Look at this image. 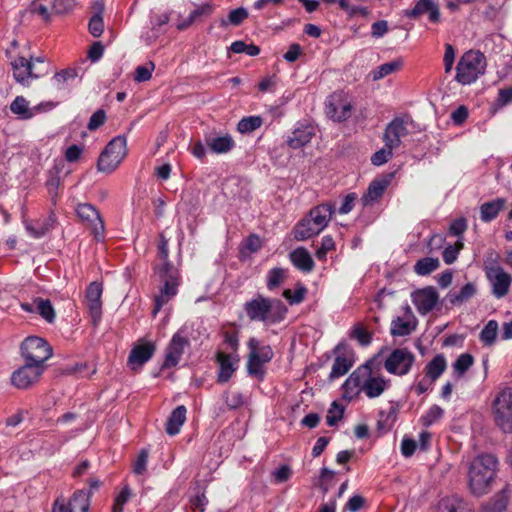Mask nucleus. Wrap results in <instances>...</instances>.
I'll list each match as a JSON object with an SVG mask.
<instances>
[{
	"label": "nucleus",
	"instance_id": "obj_13",
	"mask_svg": "<svg viewBox=\"0 0 512 512\" xmlns=\"http://www.w3.org/2000/svg\"><path fill=\"white\" fill-rule=\"evenodd\" d=\"M410 122L408 116L395 117L385 128L383 141L390 148H398L401 145L402 138L407 136V125Z\"/></svg>",
	"mask_w": 512,
	"mask_h": 512
},
{
	"label": "nucleus",
	"instance_id": "obj_35",
	"mask_svg": "<svg viewBox=\"0 0 512 512\" xmlns=\"http://www.w3.org/2000/svg\"><path fill=\"white\" fill-rule=\"evenodd\" d=\"M186 413V407L183 405L177 406L171 412L166 423L167 434L174 436L180 432V429L186 420Z\"/></svg>",
	"mask_w": 512,
	"mask_h": 512
},
{
	"label": "nucleus",
	"instance_id": "obj_50",
	"mask_svg": "<svg viewBox=\"0 0 512 512\" xmlns=\"http://www.w3.org/2000/svg\"><path fill=\"white\" fill-rule=\"evenodd\" d=\"M349 336L359 342L361 346H368L372 341V335L360 323L355 324L349 333Z\"/></svg>",
	"mask_w": 512,
	"mask_h": 512
},
{
	"label": "nucleus",
	"instance_id": "obj_33",
	"mask_svg": "<svg viewBox=\"0 0 512 512\" xmlns=\"http://www.w3.org/2000/svg\"><path fill=\"white\" fill-rule=\"evenodd\" d=\"M506 200L504 198H496L492 201L483 203L480 206V219L482 222L489 223L493 221L501 210L504 209Z\"/></svg>",
	"mask_w": 512,
	"mask_h": 512
},
{
	"label": "nucleus",
	"instance_id": "obj_5",
	"mask_svg": "<svg viewBox=\"0 0 512 512\" xmlns=\"http://www.w3.org/2000/svg\"><path fill=\"white\" fill-rule=\"evenodd\" d=\"M127 155V139L125 136L114 137L99 156L97 168L100 172H113Z\"/></svg>",
	"mask_w": 512,
	"mask_h": 512
},
{
	"label": "nucleus",
	"instance_id": "obj_61",
	"mask_svg": "<svg viewBox=\"0 0 512 512\" xmlns=\"http://www.w3.org/2000/svg\"><path fill=\"white\" fill-rule=\"evenodd\" d=\"M106 113L103 109H98L96 112H94L87 124V128L90 131L97 130L100 126H102L106 121Z\"/></svg>",
	"mask_w": 512,
	"mask_h": 512
},
{
	"label": "nucleus",
	"instance_id": "obj_36",
	"mask_svg": "<svg viewBox=\"0 0 512 512\" xmlns=\"http://www.w3.org/2000/svg\"><path fill=\"white\" fill-rule=\"evenodd\" d=\"M293 234L294 239L297 241H305L309 238L319 235L320 232L313 226L310 217L306 215L295 225Z\"/></svg>",
	"mask_w": 512,
	"mask_h": 512
},
{
	"label": "nucleus",
	"instance_id": "obj_18",
	"mask_svg": "<svg viewBox=\"0 0 512 512\" xmlns=\"http://www.w3.org/2000/svg\"><path fill=\"white\" fill-rule=\"evenodd\" d=\"M52 107L50 103H40L30 107L29 102L23 96H17L10 104L11 112L21 120H29L39 113L52 109Z\"/></svg>",
	"mask_w": 512,
	"mask_h": 512
},
{
	"label": "nucleus",
	"instance_id": "obj_32",
	"mask_svg": "<svg viewBox=\"0 0 512 512\" xmlns=\"http://www.w3.org/2000/svg\"><path fill=\"white\" fill-rule=\"evenodd\" d=\"M437 512H473V510L465 500L452 495L439 501Z\"/></svg>",
	"mask_w": 512,
	"mask_h": 512
},
{
	"label": "nucleus",
	"instance_id": "obj_1",
	"mask_svg": "<svg viewBox=\"0 0 512 512\" xmlns=\"http://www.w3.org/2000/svg\"><path fill=\"white\" fill-rule=\"evenodd\" d=\"M243 309L252 322H261L265 326L277 325L283 322L287 316L288 308L278 298L265 297L257 294L251 300L246 301Z\"/></svg>",
	"mask_w": 512,
	"mask_h": 512
},
{
	"label": "nucleus",
	"instance_id": "obj_15",
	"mask_svg": "<svg viewBox=\"0 0 512 512\" xmlns=\"http://www.w3.org/2000/svg\"><path fill=\"white\" fill-rule=\"evenodd\" d=\"M367 372L368 364H365L358 367L348 376L342 385V396L345 400L351 401L364 391V380Z\"/></svg>",
	"mask_w": 512,
	"mask_h": 512
},
{
	"label": "nucleus",
	"instance_id": "obj_25",
	"mask_svg": "<svg viewBox=\"0 0 512 512\" xmlns=\"http://www.w3.org/2000/svg\"><path fill=\"white\" fill-rule=\"evenodd\" d=\"M390 387V380L381 375H373L370 366L368 365L367 376L364 380L363 393L369 398H377L381 396Z\"/></svg>",
	"mask_w": 512,
	"mask_h": 512
},
{
	"label": "nucleus",
	"instance_id": "obj_24",
	"mask_svg": "<svg viewBox=\"0 0 512 512\" xmlns=\"http://www.w3.org/2000/svg\"><path fill=\"white\" fill-rule=\"evenodd\" d=\"M13 77L16 82L22 85H28L31 79H37L40 76V72L34 71V64L32 60H28L25 57H17L12 62Z\"/></svg>",
	"mask_w": 512,
	"mask_h": 512
},
{
	"label": "nucleus",
	"instance_id": "obj_6",
	"mask_svg": "<svg viewBox=\"0 0 512 512\" xmlns=\"http://www.w3.org/2000/svg\"><path fill=\"white\" fill-rule=\"evenodd\" d=\"M20 354L25 362L45 365L53 355V348L42 337L28 336L20 345Z\"/></svg>",
	"mask_w": 512,
	"mask_h": 512
},
{
	"label": "nucleus",
	"instance_id": "obj_11",
	"mask_svg": "<svg viewBox=\"0 0 512 512\" xmlns=\"http://www.w3.org/2000/svg\"><path fill=\"white\" fill-rule=\"evenodd\" d=\"M326 114L334 121L342 122L352 114V103L343 92H334L326 101Z\"/></svg>",
	"mask_w": 512,
	"mask_h": 512
},
{
	"label": "nucleus",
	"instance_id": "obj_40",
	"mask_svg": "<svg viewBox=\"0 0 512 512\" xmlns=\"http://www.w3.org/2000/svg\"><path fill=\"white\" fill-rule=\"evenodd\" d=\"M352 367V362L344 355H337L332 364L329 379L333 380L345 375Z\"/></svg>",
	"mask_w": 512,
	"mask_h": 512
},
{
	"label": "nucleus",
	"instance_id": "obj_4",
	"mask_svg": "<svg viewBox=\"0 0 512 512\" xmlns=\"http://www.w3.org/2000/svg\"><path fill=\"white\" fill-rule=\"evenodd\" d=\"M159 276L163 285L154 299L152 315L155 317L162 307L171 301L178 293L180 285V276L178 270L170 263L166 262L159 269Z\"/></svg>",
	"mask_w": 512,
	"mask_h": 512
},
{
	"label": "nucleus",
	"instance_id": "obj_7",
	"mask_svg": "<svg viewBox=\"0 0 512 512\" xmlns=\"http://www.w3.org/2000/svg\"><path fill=\"white\" fill-rule=\"evenodd\" d=\"M498 256L494 259L485 261L484 271L487 280L491 285L492 294L500 299L507 295L512 284V276L507 273L497 261Z\"/></svg>",
	"mask_w": 512,
	"mask_h": 512
},
{
	"label": "nucleus",
	"instance_id": "obj_20",
	"mask_svg": "<svg viewBox=\"0 0 512 512\" xmlns=\"http://www.w3.org/2000/svg\"><path fill=\"white\" fill-rule=\"evenodd\" d=\"M216 361L219 364L217 380L219 383H226L238 369L240 357L238 353L218 351L216 353Z\"/></svg>",
	"mask_w": 512,
	"mask_h": 512
},
{
	"label": "nucleus",
	"instance_id": "obj_58",
	"mask_svg": "<svg viewBox=\"0 0 512 512\" xmlns=\"http://www.w3.org/2000/svg\"><path fill=\"white\" fill-rule=\"evenodd\" d=\"M131 496V490L125 486L115 497L112 512H123L125 504Z\"/></svg>",
	"mask_w": 512,
	"mask_h": 512
},
{
	"label": "nucleus",
	"instance_id": "obj_26",
	"mask_svg": "<svg viewBox=\"0 0 512 512\" xmlns=\"http://www.w3.org/2000/svg\"><path fill=\"white\" fill-rule=\"evenodd\" d=\"M335 207L331 203H323L313 207L307 214L313 223V226L321 233L329 224Z\"/></svg>",
	"mask_w": 512,
	"mask_h": 512
},
{
	"label": "nucleus",
	"instance_id": "obj_44",
	"mask_svg": "<svg viewBox=\"0 0 512 512\" xmlns=\"http://www.w3.org/2000/svg\"><path fill=\"white\" fill-rule=\"evenodd\" d=\"M34 304L36 311L43 319H45L48 323L54 322L56 315L50 300L37 298L35 299Z\"/></svg>",
	"mask_w": 512,
	"mask_h": 512
},
{
	"label": "nucleus",
	"instance_id": "obj_10",
	"mask_svg": "<svg viewBox=\"0 0 512 512\" xmlns=\"http://www.w3.org/2000/svg\"><path fill=\"white\" fill-rule=\"evenodd\" d=\"M45 368L46 365H36L25 362L24 365L12 373L11 383L17 389H28L39 381L45 371Z\"/></svg>",
	"mask_w": 512,
	"mask_h": 512
},
{
	"label": "nucleus",
	"instance_id": "obj_53",
	"mask_svg": "<svg viewBox=\"0 0 512 512\" xmlns=\"http://www.w3.org/2000/svg\"><path fill=\"white\" fill-rule=\"evenodd\" d=\"M223 399L227 407L231 410L238 409L245 403V398L239 391H226L223 394Z\"/></svg>",
	"mask_w": 512,
	"mask_h": 512
},
{
	"label": "nucleus",
	"instance_id": "obj_62",
	"mask_svg": "<svg viewBox=\"0 0 512 512\" xmlns=\"http://www.w3.org/2000/svg\"><path fill=\"white\" fill-rule=\"evenodd\" d=\"M462 246L463 244L461 242L458 245L447 246L442 253L443 261L449 265L454 263L457 260L459 251Z\"/></svg>",
	"mask_w": 512,
	"mask_h": 512
},
{
	"label": "nucleus",
	"instance_id": "obj_57",
	"mask_svg": "<svg viewBox=\"0 0 512 512\" xmlns=\"http://www.w3.org/2000/svg\"><path fill=\"white\" fill-rule=\"evenodd\" d=\"M343 414L344 408L334 401L326 416L327 425L335 426L342 419Z\"/></svg>",
	"mask_w": 512,
	"mask_h": 512
},
{
	"label": "nucleus",
	"instance_id": "obj_63",
	"mask_svg": "<svg viewBox=\"0 0 512 512\" xmlns=\"http://www.w3.org/2000/svg\"><path fill=\"white\" fill-rule=\"evenodd\" d=\"M434 382V380L424 375L421 379L413 384L412 389H414L417 395H421L431 390Z\"/></svg>",
	"mask_w": 512,
	"mask_h": 512
},
{
	"label": "nucleus",
	"instance_id": "obj_14",
	"mask_svg": "<svg viewBox=\"0 0 512 512\" xmlns=\"http://www.w3.org/2000/svg\"><path fill=\"white\" fill-rule=\"evenodd\" d=\"M102 293L103 284L101 282H91L86 289V304L94 326L99 324L102 317Z\"/></svg>",
	"mask_w": 512,
	"mask_h": 512
},
{
	"label": "nucleus",
	"instance_id": "obj_41",
	"mask_svg": "<svg viewBox=\"0 0 512 512\" xmlns=\"http://www.w3.org/2000/svg\"><path fill=\"white\" fill-rule=\"evenodd\" d=\"M508 500L507 488H504L483 507V512H503L507 507Z\"/></svg>",
	"mask_w": 512,
	"mask_h": 512
},
{
	"label": "nucleus",
	"instance_id": "obj_43",
	"mask_svg": "<svg viewBox=\"0 0 512 512\" xmlns=\"http://www.w3.org/2000/svg\"><path fill=\"white\" fill-rule=\"evenodd\" d=\"M263 124L261 116L253 115L243 117L237 124V130L241 134H248L260 128Z\"/></svg>",
	"mask_w": 512,
	"mask_h": 512
},
{
	"label": "nucleus",
	"instance_id": "obj_22",
	"mask_svg": "<svg viewBox=\"0 0 512 512\" xmlns=\"http://www.w3.org/2000/svg\"><path fill=\"white\" fill-rule=\"evenodd\" d=\"M314 135L315 127L312 124L306 121L298 122L286 143L292 149H299L310 143Z\"/></svg>",
	"mask_w": 512,
	"mask_h": 512
},
{
	"label": "nucleus",
	"instance_id": "obj_45",
	"mask_svg": "<svg viewBox=\"0 0 512 512\" xmlns=\"http://www.w3.org/2000/svg\"><path fill=\"white\" fill-rule=\"evenodd\" d=\"M474 358L469 353H463L458 356L455 362L452 364L453 372L457 378L462 377L469 368L473 365Z\"/></svg>",
	"mask_w": 512,
	"mask_h": 512
},
{
	"label": "nucleus",
	"instance_id": "obj_16",
	"mask_svg": "<svg viewBox=\"0 0 512 512\" xmlns=\"http://www.w3.org/2000/svg\"><path fill=\"white\" fill-rule=\"evenodd\" d=\"M76 212L81 220L89 224L96 240H102L104 238V222L98 210L91 204L83 203L77 206Z\"/></svg>",
	"mask_w": 512,
	"mask_h": 512
},
{
	"label": "nucleus",
	"instance_id": "obj_59",
	"mask_svg": "<svg viewBox=\"0 0 512 512\" xmlns=\"http://www.w3.org/2000/svg\"><path fill=\"white\" fill-rule=\"evenodd\" d=\"M89 32L94 37H100L104 31V21L101 13L93 15L89 21Z\"/></svg>",
	"mask_w": 512,
	"mask_h": 512
},
{
	"label": "nucleus",
	"instance_id": "obj_51",
	"mask_svg": "<svg viewBox=\"0 0 512 512\" xmlns=\"http://www.w3.org/2000/svg\"><path fill=\"white\" fill-rule=\"evenodd\" d=\"M476 293L475 284L466 283L457 293L451 295V302L453 304L463 303L472 298Z\"/></svg>",
	"mask_w": 512,
	"mask_h": 512
},
{
	"label": "nucleus",
	"instance_id": "obj_47",
	"mask_svg": "<svg viewBox=\"0 0 512 512\" xmlns=\"http://www.w3.org/2000/svg\"><path fill=\"white\" fill-rule=\"evenodd\" d=\"M306 293V287L302 284H297L294 290L285 289L283 291V297L290 305H296L304 301Z\"/></svg>",
	"mask_w": 512,
	"mask_h": 512
},
{
	"label": "nucleus",
	"instance_id": "obj_30",
	"mask_svg": "<svg viewBox=\"0 0 512 512\" xmlns=\"http://www.w3.org/2000/svg\"><path fill=\"white\" fill-rule=\"evenodd\" d=\"M77 79V69L66 68L53 76L52 85L59 91H68L77 82Z\"/></svg>",
	"mask_w": 512,
	"mask_h": 512
},
{
	"label": "nucleus",
	"instance_id": "obj_34",
	"mask_svg": "<svg viewBox=\"0 0 512 512\" xmlns=\"http://www.w3.org/2000/svg\"><path fill=\"white\" fill-rule=\"evenodd\" d=\"M447 369V360L444 354L435 355L424 367V375L436 381Z\"/></svg>",
	"mask_w": 512,
	"mask_h": 512
},
{
	"label": "nucleus",
	"instance_id": "obj_56",
	"mask_svg": "<svg viewBox=\"0 0 512 512\" xmlns=\"http://www.w3.org/2000/svg\"><path fill=\"white\" fill-rule=\"evenodd\" d=\"M335 249V242L333 238L329 235H326L321 240V245L315 252V256L318 260L324 261L326 260L327 253Z\"/></svg>",
	"mask_w": 512,
	"mask_h": 512
},
{
	"label": "nucleus",
	"instance_id": "obj_55",
	"mask_svg": "<svg viewBox=\"0 0 512 512\" xmlns=\"http://www.w3.org/2000/svg\"><path fill=\"white\" fill-rule=\"evenodd\" d=\"M394 149L395 148H390L385 144L383 148L376 151L371 156V163L375 166H381L387 163L392 158Z\"/></svg>",
	"mask_w": 512,
	"mask_h": 512
},
{
	"label": "nucleus",
	"instance_id": "obj_42",
	"mask_svg": "<svg viewBox=\"0 0 512 512\" xmlns=\"http://www.w3.org/2000/svg\"><path fill=\"white\" fill-rule=\"evenodd\" d=\"M440 266L437 258L424 257L419 259L414 265V271L420 276H425L435 271Z\"/></svg>",
	"mask_w": 512,
	"mask_h": 512
},
{
	"label": "nucleus",
	"instance_id": "obj_64",
	"mask_svg": "<svg viewBox=\"0 0 512 512\" xmlns=\"http://www.w3.org/2000/svg\"><path fill=\"white\" fill-rule=\"evenodd\" d=\"M148 462V452L143 449L138 454L134 465H133V472L137 475L143 474V472L146 470Z\"/></svg>",
	"mask_w": 512,
	"mask_h": 512
},
{
	"label": "nucleus",
	"instance_id": "obj_27",
	"mask_svg": "<svg viewBox=\"0 0 512 512\" xmlns=\"http://www.w3.org/2000/svg\"><path fill=\"white\" fill-rule=\"evenodd\" d=\"M155 351L152 343H145L135 346L128 356V366L132 370L141 368L147 361H149Z\"/></svg>",
	"mask_w": 512,
	"mask_h": 512
},
{
	"label": "nucleus",
	"instance_id": "obj_49",
	"mask_svg": "<svg viewBox=\"0 0 512 512\" xmlns=\"http://www.w3.org/2000/svg\"><path fill=\"white\" fill-rule=\"evenodd\" d=\"M444 415V410L439 405H432L427 412L421 416L420 421L423 426L430 427L438 422Z\"/></svg>",
	"mask_w": 512,
	"mask_h": 512
},
{
	"label": "nucleus",
	"instance_id": "obj_48",
	"mask_svg": "<svg viewBox=\"0 0 512 512\" xmlns=\"http://www.w3.org/2000/svg\"><path fill=\"white\" fill-rule=\"evenodd\" d=\"M380 419L377 422V428L379 431H388L394 425L397 419V409L391 407L387 412L381 411Z\"/></svg>",
	"mask_w": 512,
	"mask_h": 512
},
{
	"label": "nucleus",
	"instance_id": "obj_38",
	"mask_svg": "<svg viewBox=\"0 0 512 512\" xmlns=\"http://www.w3.org/2000/svg\"><path fill=\"white\" fill-rule=\"evenodd\" d=\"M288 276V270L281 267L270 269L266 275V287L269 291H275L285 281Z\"/></svg>",
	"mask_w": 512,
	"mask_h": 512
},
{
	"label": "nucleus",
	"instance_id": "obj_12",
	"mask_svg": "<svg viewBox=\"0 0 512 512\" xmlns=\"http://www.w3.org/2000/svg\"><path fill=\"white\" fill-rule=\"evenodd\" d=\"M92 492L86 489L77 490L73 493L68 502L64 499H57L54 504L53 512H89L90 499Z\"/></svg>",
	"mask_w": 512,
	"mask_h": 512
},
{
	"label": "nucleus",
	"instance_id": "obj_54",
	"mask_svg": "<svg viewBox=\"0 0 512 512\" xmlns=\"http://www.w3.org/2000/svg\"><path fill=\"white\" fill-rule=\"evenodd\" d=\"M248 17V11L239 7L229 12L227 20H222V25L232 24L234 26L240 25Z\"/></svg>",
	"mask_w": 512,
	"mask_h": 512
},
{
	"label": "nucleus",
	"instance_id": "obj_60",
	"mask_svg": "<svg viewBox=\"0 0 512 512\" xmlns=\"http://www.w3.org/2000/svg\"><path fill=\"white\" fill-rule=\"evenodd\" d=\"M265 363L258 360L256 356H248L247 371L250 375L262 378L264 375L263 365Z\"/></svg>",
	"mask_w": 512,
	"mask_h": 512
},
{
	"label": "nucleus",
	"instance_id": "obj_21",
	"mask_svg": "<svg viewBox=\"0 0 512 512\" xmlns=\"http://www.w3.org/2000/svg\"><path fill=\"white\" fill-rule=\"evenodd\" d=\"M423 15H427L432 23L440 20L439 7L434 0H419L412 9L403 11V16L409 19H419Z\"/></svg>",
	"mask_w": 512,
	"mask_h": 512
},
{
	"label": "nucleus",
	"instance_id": "obj_52",
	"mask_svg": "<svg viewBox=\"0 0 512 512\" xmlns=\"http://www.w3.org/2000/svg\"><path fill=\"white\" fill-rule=\"evenodd\" d=\"M230 50L236 54L245 53L249 56H257L260 53V48L257 45L246 44L244 41L241 40L234 41L230 45Z\"/></svg>",
	"mask_w": 512,
	"mask_h": 512
},
{
	"label": "nucleus",
	"instance_id": "obj_37",
	"mask_svg": "<svg viewBox=\"0 0 512 512\" xmlns=\"http://www.w3.org/2000/svg\"><path fill=\"white\" fill-rule=\"evenodd\" d=\"M249 355L256 356L258 360L268 363L273 358V350L269 345H261L260 341L254 337L250 338L248 343Z\"/></svg>",
	"mask_w": 512,
	"mask_h": 512
},
{
	"label": "nucleus",
	"instance_id": "obj_2",
	"mask_svg": "<svg viewBox=\"0 0 512 512\" xmlns=\"http://www.w3.org/2000/svg\"><path fill=\"white\" fill-rule=\"evenodd\" d=\"M497 459L491 454L478 455L468 470V485L471 493L477 497L487 494L495 478Z\"/></svg>",
	"mask_w": 512,
	"mask_h": 512
},
{
	"label": "nucleus",
	"instance_id": "obj_29",
	"mask_svg": "<svg viewBox=\"0 0 512 512\" xmlns=\"http://www.w3.org/2000/svg\"><path fill=\"white\" fill-rule=\"evenodd\" d=\"M405 317H397L391 323L393 336H407L415 329V318L409 307L406 308Z\"/></svg>",
	"mask_w": 512,
	"mask_h": 512
},
{
	"label": "nucleus",
	"instance_id": "obj_28",
	"mask_svg": "<svg viewBox=\"0 0 512 512\" xmlns=\"http://www.w3.org/2000/svg\"><path fill=\"white\" fill-rule=\"evenodd\" d=\"M390 184L388 178L376 179L370 183L366 193L361 197V203L364 207L372 205L378 201L384 194Z\"/></svg>",
	"mask_w": 512,
	"mask_h": 512
},
{
	"label": "nucleus",
	"instance_id": "obj_39",
	"mask_svg": "<svg viewBox=\"0 0 512 512\" xmlns=\"http://www.w3.org/2000/svg\"><path fill=\"white\" fill-rule=\"evenodd\" d=\"M403 65V61L400 58L394 59L390 62L384 63L378 66L376 69L371 71L372 79L378 81L396 71H398Z\"/></svg>",
	"mask_w": 512,
	"mask_h": 512
},
{
	"label": "nucleus",
	"instance_id": "obj_9",
	"mask_svg": "<svg viewBox=\"0 0 512 512\" xmlns=\"http://www.w3.org/2000/svg\"><path fill=\"white\" fill-rule=\"evenodd\" d=\"M415 362V355L407 348H396L384 361L385 370L396 376L407 375Z\"/></svg>",
	"mask_w": 512,
	"mask_h": 512
},
{
	"label": "nucleus",
	"instance_id": "obj_3",
	"mask_svg": "<svg viewBox=\"0 0 512 512\" xmlns=\"http://www.w3.org/2000/svg\"><path fill=\"white\" fill-rule=\"evenodd\" d=\"M486 69V58L480 51L465 52L456 67L455 80L462 85L474 83Z\"/></svg>",
	"mask_w": 512,
	"mask_h": 512
},
{
	"label": "nucleus",
	"instance_id": "obj_31",
	"mask_svg": "<svg viewBox=\"0 0 512 512\" xmlns=\"http://www.w3.org/2000/svg\"><path fill=\"white\" fill-rule=\"evenodd\" d=\"M290 261L300 271L309 273L314 268V261L304 247H298L289 254Z\"/></svg>",
	"mask_w": 512,
	"mask_h": 512
},
{
	"label": "nucleus",
	"instance_id": "obj_17",
	"mask_svg": "<svg viewBox=\"0 0 512 512\" xmlns=\"http://www.w3.org/2000/svg\"><path fill=\"white\" fill-rule=\"evenodd\" d=\"M189 345L188 339L181 331L175 333L170 340L165 353L163 368L175 367L181 360L185 348Z\"/></svg>",
	"mask_w": 512,
	"mask_h": 512
},
{
	"label": "nucleus",
	"instance_id": "obj_23",
	"mask_svg": "<svg viewBox=\"0 0 512 512\" xmlns=\"http://www.w3.org/2000/svg\"><path fill=\"white\" fill-rule=\"evenodd\" d=\"M205 144L214 154H226L235 147V141L230 134L212 131L205 134Z\"/></svg>",
	"mask_w": 512,
	"mask_h": 512
},
{
	"label": "nucleus",
	"instance_id": "obj_8",
	"mask_svg": "<svg viewBox=\"0 0 512 512\" xmlns=\"http://www.w3.org/2000/svg\"><path fill=\"white\" fill-rule=\"evenodd\" d=\"M496 425L505 433H512V388L502 389L492 405Z\"/></svg>",
	"mask_w": 512,
	"mask_h": 512
},
{
	"label": "nucleus",
	"instance_id": "obj_19",
	"mask_svg": "<svg viewBox=\"0 0 512 512\" xmlns=\"http://www.w3.org/2000/svg\"><path fill=\"white\" fill-rule=\"evenodd\" d=\"M439 301V295L434 287L419 289L412 294V302L421 315L431 312Z\"/></svg>",
	"mask_w": 512,
	"mask_h": 512
},
{
	"label": "nucleus",
	"instance_id": "obj_46",
	"mask_svg": "<svg viewBox=\"0 0 512 512\" xmlns=\"http://www.w3.org/2000/svg\"><path fill=\"white\" fill-rule=\"evenodd\" d=\"M498 333V323L495 320H489L480 332V340L485 346H491L495 343Z\"/></svg>",
	"mask_w": 512,
	"mask_h": 512
}]
</instances>
